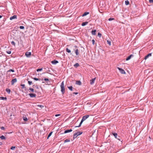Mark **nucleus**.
Masks as SVG:
<instances>
[{"mask_svg": "<svg viewBox=\"0 0 153 153\" xmlns=\"http://www.w3.org/2000/svg\"><path fill=\"white\" fill-rule=\"evenodd\" d=\"M76 85H81L82 83L80 81L78 80V81H76Z\"/></svg>", "mask_w": 153, "mask_h": 153, "instance_id": "14", "label": "nucleus"}, {"mask_svg": "<svg viewBox=\"0 0 153 153\" xmlns=\"http://www.w3.org/2000/svg\"><path fill=\"white\" fill-rule=\"evenodd\" d=\"M31 52H27L25 53V55L27 57H29L31 55Z\"/></svg>", "mask_w": 153, "mask_h": 153, "instance_id": "7", "label": "nucleus"}, {"mask_svg": "<svg viewBox=\"0 0 153 153\" xmlns=\"http://www.w3.org/2000/svg\"><path fill=\"white\" fill-rule=\"evenodd\" d=\"M73 93L75 94H78L77 92H74Z\"/></svg>", "mask_w": 153, "mask_h": 153, "instance_id": "49", "label": "nucleus"}, {"mask_svg": "<svg viewBox=\"0 0 153 153\" xmlns=\"http://www.w3.org/2000/svg\"><path fill=\"white\" fill-rule=\"evenodd\" d=\"M61 88V91L62 94H63L65 92V89L64 88V82H62L60 85Z\"/></svg>", "mask_w": 153, "mask_h": 153, "instance_id": "3", "label": "nucleus"}, {"mask_svg": "<svg viewBox=\"0 0 153 153\" xmlns=\"http://www.w3.org/2000/svg\"><path fill=\"white\" fill-rule=\"evenodd\" d=\"M52 132H51L49 133L47 137V139H48L51 136L52 134Z\"/></svg>", "mask_w": 153, "mask_h": 153, "instance_id": "26", "label": "nucleus"}, {"mask_svg": "<svg viewBox=\"0 0 153 153\" xmlns=\"http://www.w3.org/2000/svg\"><path fill=\"white\" fill-rule=\"evenodd\" d=\"M6 91L8 94H10V90L9 88H6Z\"/></svg>", "mask_w": 153, "mask_h": 153, "instance_id": "22", "label": "nucleus"}, {"mask_svg": "<svg viewBox=\"0 0 153 153\" xmlns=\"http://www.w3.org/2000/svg\"><path fill=\"white\" fill-rule=\"evenodd\" d=\"M88 23V22H84L82 23L81 25L82 26H85V25H87Z\"/></svg>", "mask_w": 153, "mask_h": 153, "instance_id": "16", "label": "nucleus"}, {"mask_svg": "<svg viewBox=\"0 0 153 153\" xmlns=\"http://www.w3.org/2000/svg\"><path fill=\"white\" fill-rule=\"evenodd\" d=\"M19 28L21 29H24L25 27L24 26H21L19 27Z\"/></svg>", "mask_w": 153, "mask_h": 153, "instance_id": "32", "label": "nucleus"}, {"mask_svg": "<svg viewBox=\"0 0 153 153\" xmlns=\"http://www.w3.org/2000/svg\"><path fill=\"white\" fill-rule=\"evenodd\" d=\"M21 85L22 86V88H25V84H21Z\"/></svg>", "mask_w": 153, "mask_h": 153, "instance_id": "35", "label": "nucleus"}, {"mask_svg": "<svg viewBox=\"0 0 153 153\" xmlns=\"http://www.w3.org/2000/svg\"><path fill=\"white\" fill-rule=\"evenodd\" d=\"M29 90H30L32 92H33L34 91V89L33 88H30L29 89Z\"/></svg>", "mask_w": 153, "mask_h": 153, "instance_id": "41", "label": "nucleus"}, {"mask_svg": "<svg viewBox=\"0 0 153 153\" xmlns=\"http://www.w3.org/2000/svg\"><path fill=\"white\" fill-rule=\"evenodd\" d=\"M118 140H119L120 141V138H117Z\"/></svg>", "mask_w": 153, "mask_h": 153, "instance_id": "50", "label": "nucleus"}, {"mask_svg": "<svg viewBox=\"0 0 153 153\" xmlns=\"http://www.w3.org/2000/svg\"><path fill=\"white\" fill-rule=\"evenodd\" d=\"M44 80L46 82V83H48V82H49V79L48 78H45L44 79Z\"/></svg>", "mask_w": 153, "mask_h": 153, "instance_id": "29", "label": "nucleus"}, {"mask_svg": "<svg viewBox=\"0 0 153 153\" xmlns=\"http://www.w3.org/2000/svg\"><path fill=\"white\" fill-rule=\"evenodd\" d=\"M89 116L88 115H87L84 116L82 118V119L80 122L79 125L78 126H76V127H80L82 125V122L85 120L87 118H88Z\"/></svg>", "mask_w": 153, "mask_h": 153, "instance_id": "1", "label": "nucleus"}, {"mask_svg": "<svg viewBox=\"0 0 153 153\" xmlns=\"http://www.w3.org/2000/svg\"><path fill=\"white\" fill-rule=\"evenodd\" d=\"M17 79L16 78H14L11 81V84L13 85L14 83H16L17 82Z\"/></svg>", "mask_w": 153, "mask_h": 153, "instance_id": "5", "label": "nucleus"}, {"mask_svg": "<svg viewBox=\"0 0 153 153\" xmlns=\"http://www.w3.org/2000/svg\"><path fill=\"white\" fill-rule=\"evenodd\" d=\"M61 115V114H56L55 115V117H58L59 116H60Z\"/></svg>", "mask_w": 153, "mask_h": 153, "instance_id": "45", "label": "nucleus"}, {"mask_svg": "<svg viewBox=\"0 0 153 153\" xmlns=\"http://www.w3.org/2000/svg\"><path fill=\"white\" fill-rule=\"evenodd\" d=\"M28 84L30 85H31L32 84V81H28Z\"/></svg>", "mask_w": 153, "mask_h": 153, "instance_id": "33", "label": "nucleus"}, {"mask_svg": "<svg viewBox=\"0 0 153 153\" xmlns=\"http://www.w3.org/2000/svg\"><path fill=\"white\" fill-rule=\"evenodd\" d=\"M36 71H37L38 72V68L36 69Z\"/></svg>", "mask_w": 153, "mask_h": 153, "instance_id": "53", "label": "nucleus"}, {"mask_svg": "<svg viewBox=\"0 0 153 153\" xmlns=\"http://www.w3.org/2000/svg\"><path fill=\"white\" fill-rule=\"evenodd\" d=\"M82 133V132L81 131H77L73 135V139L74 140L78 136L80 135Z\"/></svg>", "mask_w": 153, "mask_h": 153, "instance_id": "2", "label": "nucleus"}, {"mask_svg": "<svg viewBox=\"0 0 153 153\" xmlns=\"http://www.w3.org/2000/svg\"><path fill=\"white\" fill-rule=\"evenodd\" d=\"M125 4L126 5H128L129 4V1L128 0L126 1H125Z\"/></svg>", "mask_w": 153, "mask_h": 153, "instance_id": "28", "label": "nucleus"}, {"mask_svg": "<svg viewBox=\"0 0 153 153\" xmlns=\"http://www.w3.org/2000/svg\"><path fill=\"white\" fill-rule=\"evenodd\" d=\"M15 148V146H12L11 147L10 149L12 150H14Z\"/></svg>", "mask_w": 153, "mask_h": 153, "instance_id": "36", "label": "nucleus"}, {"mask_svg": "<svg viewBox=\"0 0 153 153\" xmlns=\"http://www.w3.org/2000/svg\"><path fill=\"white\" fill-rule=\"evenodd\" d=\"M70 141V140H68V139H66L65 140H64V143H66V142H69Z\"/></svg>", "mask_w": 153, "mask_h": 153, "instance_id": "31", "label": "nucleus"}, {"mask_svg": "<svg viewBox=\"0 0 153 153\" xmlns=\"http://www.w3.org/2000/svg\"><path fill=\"white\" fill-rule=\"evenodd\" d=\"M151 56H152V53H149L145 57L144 59H145L146 60L147 59H148L149 57Z\"/></svg>", "mask_w": 153, "mask_h": 153, "instance_id": "8", "label": "nucleus"}, {"mask_svg": "<svg viewBox=\"0 0 153 153\" xmlns=\"http://www.w3.org/2000/svg\"><path fill=\"white\" fill-rule=\"evenodd\" d=\"M74 51L76 54V55H78L79 54V50L78 49H74Z\"/></svg>", "mask_w": 153, "mask_h": 153, "instance_id": "13", "label": "nucleus"}, {"mask_svg": "<svg viewBox=\"0 0 153 153\" xmlns=\"http://www.w3.org/2000/svg\"><path fill=\"white\" fill-rule=\"evenodd\" d=\"M15 19H17V16L15 15H14L13 16H11L10 18V19L11 20Z\"/></svg>", "mask_w": 153, "mask_h": 153, "instance_id": "12", "label": "nucleus"}, {"mask_svg": "<svg viewBox=\"0 0 153 153\" xmlns=\"http://www.w3.org/2000/svg\"><path fill=\"white\" fill-rule=\"evenodd\" d=\"M107 43H108V44L109 45H111V42L109 41L108 40L107 41Z\"/></svg>", "mask_w": 153, "mask_h": 153, "instance_id": "46", "label": "nucleus"}, {"mask_svg": "<svg viewBox=\"0 0 153 153\" xmlns=\"http://www.w3.org/2000/svg\"><path fill=\"white\" fill-rule=\"evenodd\" d=\"M42 68H39V71H42Z\"/></svg>", "mask_w": 153, "mask_h": 153, "instance_id": "48", "label": "nucleus"}, {"mask_svg": "<svg viewBox=\"0 0 153 153\" xmlns=\"http://www.w3.org/2000/svg\"><path fill=\"white\" fill-rule=\"evenodd\" d=\"M0 138L1 140H5L6 139L4 135H2L0 137Z\"/></svg>", "mask_w": 153, "mask_h": 153, "instance_id": "24", "label": "nucleus"}, {"mask_svg": "<svg viewBox=\"0 0 153 153\" xmlns=\"http://www.w3.org/2000/svg\"><path fill=\"white\" fill-rule=\"evenodd\" d=\"M72 131V129H68V130H65L64 131V133L66 134L67 133H68L71 132Z\"/></svg>", "mask_w": 153, "mask_h": 153, "instance_id": "10", "label": "nucleus"}, {"mask_svg": "<svg viewBox=\"0 0 153 153\" xmlns=\"http://www.w3.org/2000/svg\"><path fill=\"white\" fill-rule=\"evenodd\" d=\"M11 44L12 45H13L14 46H15V43L14 41H12L11 42Z\"/></svg>", "mask_w": 153, "mask_h": 153, "instance_id": "34", "label": "nucleus"}, {"mask_svg": "<svg viewBox=\"0 0 153 153\" xmlns=\"http://www.w3.org/2000/svg\"><path fill=\"white\" fill-rule=\"evenodd\" d=\"M23 119L25 121H26L28 120L27 118L26 117H23Z\"/></svg>", "mask_w": 153, "mask_h": 153, "instance_id": "25", "label": "nucleus"}, {"mask_svg": "<svg viewBox=\"0 0 153 153\" xmlns=\"http://www.w3.org/2000/svg\"><path fill=\"white\" fill-rule=\"evenodd\" d=\"M96 78H94L91 79L90 81V83L91 85L93 84Z\"/></svg>", "mask_w": 153, "mask_h": 153, "instance_id": "6", "label": "nucleus"}, {"mask_svg": "<svg viewBox=\"0 0 153 153\" xmlns=\"http://www.w3.org/2000/svg\"><path fill=\"white\" fill-rule=\"evenodd\" d=\"M68 89L71 91H72L73 88L72 86L68 87Z\"/></svg>", "mask_w": 153, "mask_h": 153, "instance_id": "30", "label": "nucleus"}, {"mask_svg": "<svg viewBox=\"0 0 153 153\" xmlns=\"http://www.w3.org/2000/svg\"><path fill=\"white\" fill-rule=\"evenodd\" d=\"M114 18H110L108 20L109 21H111L114 20Z\"/></svg>", "mask_w": 153, "mask_h": 153, "instance_id": "42", "label": "nucleus"}, {"mask_svg": "<svg viewBox=\"0 0 153 153\" xmlns=\"http://www.w3.org/2000/svg\"><path fill=\"white\" fill-rule=\"evenodd\" d=\"M79 64L78 63H76L74 65V66L76 68H77V67H79Z\"/></svg>", "mask_w": 153, "mask_h": 153, "instance_id": "21", "label": "nucleus"}, {"mask_svg": "<svg viewBox=\"0 0 153 153\" xmlns=\"http://www.w3.org/2000/svg\"><path fill=\"white\" fill-rule=\"evenodd\" d=\"M2 17V16H1V15H0V19Z\"/></svg>", "mask_w": 153, "mask_h": 153, "instance_id": "51", "label": "nucleus"}, {"mask_svg": "<svg viewBox=\"0 0 153 153\" xmlns=\"http://www.w3.org/2000/svg\"><path fill=\"white\" fill-rule=\"evenodd\" d=\"M66 51L69 53H71V50L68 48H66Z\"/></svg>", "mask_w": 153, "mask_h": 153, "instance_id": "23", "label": "nucleus"}, {"mask_svg": "<svg viewBox=\"0 0 153 153\" xmlns=\"http://www.w3.org/2000/svg\"><path fill=\"white\" fill-rule=\"evenodd\" d=\"M134 55L133 54H131L129 56H128L126 58V60L128 61L129 60L131 57H133V56Z\"/></svg>", "mask_w": 153, "mask_h": 153, "instance_id": "11", "label": "nucleus"}, {"mask_svg": "<svg viewBox=\"0 0 153 153\" xmlns=\"http://www.w3.org/2000/svg\"><path fill=\"white\" fill-rule=\"evenodd\" d=\"M33 79L35 80L38 81V78H33Z\"/></svg>", "mask_w": 153, "mask_h": 153, "instance_id": "47", "label": "nucleus"}, {"mask_svg": "<svg viewBox=\"0 0 153 153\" xmlns=\"http://www.w3.org/2000/svg\"><path fill=\"white\" fill-rule=\"evenodd\" d=\"M59 62L57 60H54L53 61H52L51 62V63L53 64L54 65H55L57 63H58Z\"/></svg>", "mask_w": 153, "mask_h": 153, "instance_id": "9", "label": "nucleus"}, {"mask_svg": "<svg viewBox=\"0 0 153 153\" xmlns=\"http://www.w3.org/2000/svg\"><path fill=\"white\" fill-rule=\"evenodd\" d=\"M102 36V34L101 33H99L98 34V36L99 37H100Z\"/></svg>", "mask_w": 153, "mask_h": 153, "instance_id": "39", "label": "nucleus"}, {"mask_svg": "<svg viewBox=\"0 0 153 153\" xmlns=\"http://www.w3.org/2000/svg\"><path fill=\"white\" fill-rule=\"evenodd\" d=\"M0 100H6L7 98L6 97H0Z\"/></svg>", "mask_w": 153, "mask_h": 153, "instance_id": "20", "label": "nucleus"}, {"mask_svg": "<svg viewBox=\"0 0 153 153\" xmlns=\"http://www.w3.org/2000/svg\"><path fill=\"white\" fill-rule=\"evenodd\" d=\"M1 129L2 130H4L5 129V128L3 126H2L1 127Z\"/></svg>", "mask_w": 153, "mask_h": 153, "instance_id": "44", "label": "nucleus"}, {"mask_svg": "<svg viewBox=\"0 0 153 153\" xmlns=\"http://www.w3.org/2000/svg\"><path fill=\"white\" fill-rule=\"evenodd\" d=\"M89 13L88 12H85L82 15V16H84L89 14Z\"/></svg>", "mask_w": 153, "mask_h": 153, "instance_id": "19", "label": "nucleus"}, {"mask_svg": "<svg viewBox=\"0 0 153 153\" xmlns=\"http://www.w3.org/2000/svg\"><path fill=\"white\" fill-rule=\"evenodd\" d=\"M117 68L119 69L120 73L121 74H126V73L125 71L123 69L120 68L119 67H118Z\"/></svg>", "mask_w": 153, "mask_h": 153, "instance_id": "4", "label": "nucleus"}, {"mask_svg": "<svg viewBox=\"0 0 153 153\" xmlns=\"http://www.w3.org/2000/svg\"><path fill=\"white\" fill-rule=\"evenodd\" d=\"M6 52L8 53V54H10L11 53V51H6Z\"/></svg>", "mask_w": 153, "mask_h": 153, "instance_id": "38", "label": "nucleus"}, {"mask_svg": "<svg viewBox=\"0 0 153 153\" xmlns=\"http://www.w3.org/2000/svg\"><path fill=\"white\" fill-rule=\"evenodd\" d=\"M92 44L94 45L95 43V40L94 39H92Z\"/></svg>", "mask_w": 153, "mask_h": 153, "instance_id": "43", "label": "nucleus"}, {"mask_svg": "<svg viewBox=\"0 0 153 153\" xmlns=\"http://www.w3.org/2000/svg\"><path fill=\"white\" fill-rule=\"evenodd\" d=\"M112 134L116 138H117V133H112Z\"/></svg>", "mask_w": 153, "mask_h": 153, "instance_id": "18", "label": "nucleus"}, {"mask_svg": "<svg viewBox=\"0 0 153 153\" xmlns=\"http://www.w3.org/2000/svg\"><path fill=\"white\" fill-rule=\"evenodd\" d=\"M15 71L14 70L12 69H10L7 71V72H14Z\"/></svg>", "mask_w": 153, "mask_h": 153, "instance_id": "27", "label": "nucleus"}, {"mask_svg": "<svg viewBox=\"0 0 153 153\" xmlns=\"http://www.w3.org/2000/svg\"><path fill=\"white\" fill-rule=\"evenodd\" d=\"M96 30H93L91 31V33L92 35H96Z\"/></svg>", "mask_w": 153, "mask_h": 153, "instance_id": "15", "label": "nucleus"}, {"mask_svg": "<svg viewBox=\"0 0 153 153\" xmlns=\"http://www.w3.org/2000/svg\"><path fill=\"white\" fill-rule=\"evenodd\" d=\"M149 2L150 3L153 4V0H149Z\"/></svg>", "mask_w": 153, "mask_h": 153, "instance_id": "40", "label": "nucleus"}, {"mask_svg": "<svg viewBox=\"0 0 153 153\" xmlns=\"http://www.w3.org/2000/svg\"><path fill=\"white\" fill-rule=\"evenodd\" d=\"M74 47L75 48H77V46L76 45H75V46H74Z\"/></svg>", "mask_w": 153, "mask_h": 153, "instance_id": "52", "label": "nucleus"}, {"mask_svg": "<svg viewBox=\"0 0 153 153\" xmlns=\"http://www.w3.org/2000/svg\"><path fill=\"white\" fill-rule=\"evenodd\" d=\"M39 107L40 108H42L44 107V106L43 105H39Z\"/></svg>", "mask_w": 153, "mask_h": 153, "instance_id": "37", "label": "nucleus"}, {"mask_svg": "<svg viewBox=\"0 0 153 153\" xmlns=\"http://www.w3.org/2000/svg\"><path fill=\"white\" fill-rule=\"evenodd\" d=\"M29 95L31 97H34L36 96V94H34L30 93Z\"/></svg>", "mask_w": 153, "mask_h": 153, "instance_id": "17", "label": "nucleus"}]
</instances>
